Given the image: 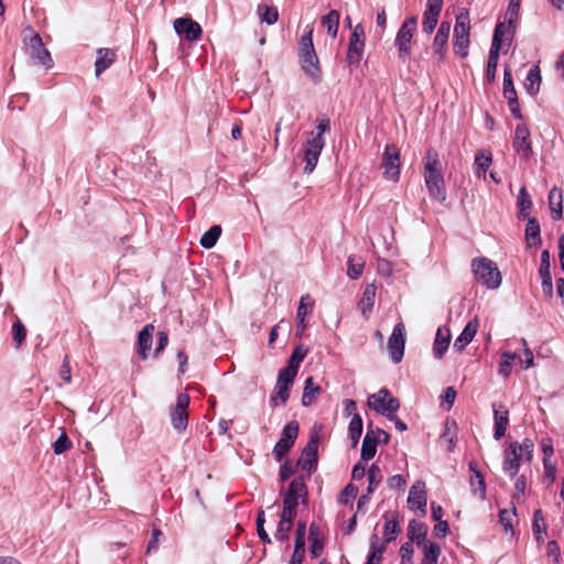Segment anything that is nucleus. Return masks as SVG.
Instances as JSON below:
<instances>
[{
  "mask_svg": "<svg viewBox=\"0 0 564 564\" xmlns=\"http://www.w3.org/2000/svg\"><path fill=\"white\" fill-rule=\"evenodd\" d=\"M546 554L549 557L553 558L555 563L561 562V549L556 541H550L546 545Z\"/></svg>",
  "mask_w": 564,
  "mask_h": 564,
  "instance_id": "obj_57",
  "label": "nucleus"
},
{
  "mask_svg": "<svg viewBox=\"0 0 564 564\" xmlns=\"http://www.w3.org/2000/svg\"><path fill=\"white\" fill-rule=\"evenodd\" d=\"M521 344L524 347V360H521L522 367L524 369H528V368H530L533 365V352L528 347V344H527L525 339L522 338L521 339Z\"/></svg>",
  "mask_w": 564,
  "mask_h": 564,
  "instance_id": "obj_61",
  "label": "nucleus"
},
{
  "mask_svg": "<svg viewBox=\"0 0 564 564\" xmlns=\"http://www.w3.org/2000/svg\"><path fill=\"white\" fill-rule=\"evenodd\" d=\"M26 45L31 58L37 65L44 66L45 68H51L53 66V59L51 57V54L45 48L40 34L32 32Z\"/></svg>",
  "mask_w": 564,
  "mask_h": 564,
  "instance_id": "obj_13",
  "label": "nucleus"
},
{
  "mask_svg": "<svg viewBox=\"0 0 564 564\" xmlns=\"http://www.w3.org/2000/svg\"><path fill=\"white\" fill-rule=\"evenodd\" d=\"M412 533L411 540L416 541L419 546H422L424 553L425 564H436L440 556V547L435 543L426 540L427 531H410Z\"/></svg>",
  "mask_w": 564,
  "mask_h": 564,
  "instance_id": "obj_17",
  "label": "nucleus"
},
{
  "mask_svg": "<svg viewBox=\"0 0 564 564\" xmlns=\"http://www.w3.org/2000/svg\"><path fill=\"white\" fill-rule=\"evenodd\" d=\"M494 414H495V440H500L507 430L509 423V412L503 405H492Z\"/></svg>",
  "mask_w": 564,
  "mask_h": 564,
  "instance_id": "obj_25",
  "label": "nucleus"
},
{
  "mask_svg": "<svg viewBox=\"0 0 564 564\" xmlns=\"http://www.w3.org/2000/svg\"><path fill=\"white\" fill-rule=\"evenodd\" d=\"M348 432H349V438L351 441V446L356 447L357 444L359 443V438L362 433V419L359 414H355L351 417L349 426H348Z\"/></svg>",
  "mask_w": 564,
  "mask_h": 564,
  "instance_id": "obj_40",
  "label": "nucleus"
},
{
  "mask_svg": "<svg viewBox=\"0 0 564 564\" xmlns=\"http://www.w3.org/2000/svg\"><path fill=\"white\" fill-rule=\"evenodd\" d=\"M451 341V334L448 329L438 328L436 332L435 340L433 344V355L435 358H442L446 352Z\"/></svg>",
  "mask_w": 564,
  "mask_h": 564,
  "instance_id": "obj_30",
  "label": "nucleus"
},
{
  "mask_svg": "<svg viewBox=\"0 0 564 564\" xmlns=\"http://www.w3.org/2000/svg\"><path fill=\"white\" fill-rule=\"evenodd\" d=\"M541 278L542 291L547 297L553 296V283L551 275V262L549 250H543L541 253V264L539 269Z\"/></svg>",
  "mask_w": 564,
  "mask_h": 564,
  "instance_id": "obj_22",
  "label": "nucleus"
},
{
  "mask_svg": "<svg viewBox=\"0 0 564 564\" xmlns=\"http://www.w3.org/2000/svg\"><path fill=\"white\" fill-rule=\"evenodd\" d=\"M470 21L468 10L460 8L456 14L454 36L469 37Z\"/></svg>",
  "mask_w": 564,
  "mask_h": 564,
  "instance_id": "obj_28",
  "label": "nucleus"
},
{
  "mask_svg": "<svg viewBox=\"0 0 564 564\" xmlns=\"http://www.w3.org/2000/svg\"><path fill=\"white\" fill-rule=\"evenodd\" d=\"M525 238L528 241H532L530 242V246L541 245L540 225L538 220L533 217L528 218L525 227Z\"/></svg>",
  "mask_w": 564,
  "mask_h": 564,
  "instance_id": "obj_39",
  "label": "nucleus"
},
{
  "mask_svg": "<svg viewBox=\"0 0 564 564\" xmlns=\"http://www.w3.org/2000/svg\"><path fill=\"white\" fill-rule=\"evenodd\" d=\"M514 516V509L512 510H501L499 518L500 522L503 525V529H513L512 517Z\"/></svg>",
  "mask_w": 564,
  "mask_h": 564,
  "instance_id": "obj_58",
  "label": "nucleus"
},
{
  "mask_svg": "<svg viewBox=\"0 0 564 564\" xmlns=\"http://www.w3.org/2000/svg\"><path fill=\"white\" fill-rule=\"evenodd\" d=\"M26 328L24 324L17 318L12 325V338L15 345V348H19L26 337Z\"/></svg>",
  "mask_w": 564,
  "mask_h": 564,
  "instance_id": "obj_48",
  "label": "nucleus"
},
{
  "mask_svg": "<svg viewBox=\"0 0 564 564\" xmlns=\"http://www.w3.org/2000/svg\"><path fill=\"white\" fill-rule=\"evenodd\" d=\"M97 59L95 63V73L96 76H99L107 68L111 66L115 61V52L110 48H99L97 52Z\"/></svg>",
  "mask_w": 564,
  "mask_h": 564,
  "instance_id": "obj_31",
  "label": "nucleus"
},
{
  "mask_svg": "<svg viewBox=\"0 0 564 564\" xmlns=\"http://www.w3.org/2000/svg\"><path fill=\"white\" fill-rule=\"evenodd\" d=\"M519 207H520V215L524 218L529 216V210L532 207V200L527 192L525 187H522L519 193Z\"/></svg>",
  "mask_w": 564,
  "mask_h": 564,
  "instance_id": "obj_51",
  "label": "nucleus"
},
{
  "mask_svg": "<svg viewBox=\"0 0 564 564\" xmlns=\"http://www.w3.org/2000/svg\"><path fill=\"white\" fill-rule=\"evenodd\" d=\"M321 393V387L315 384L312 377L305 380V387L302 395V404L304 406L311 405L316 397Z\"/></svg>",
  "mask_w": 564,
  "mask_h": 564,
  "instance_id": "obj_35",
  "label": "nucleus"
},
{
  "mask_svg": "<svg viewBox=\"0 0 564 564\" xmlns=\"http://www.w3.org/2000/svg\"><path fill=\"white\" fill-rule=\"evenodd\" d=\"M339 18L340 15L337 10H330L322 18V25L326 28L327 33L334 39L337 36Z\"/></svg>",
  "mask_w": 564,
  "mask_h": 564,
  "instance_id": "obj_37",
  "label": "nucleus"
},
{
  "mask_svg": "<svg viewBox=\"0 0 564 564\" xmlns=\"http://www.w3.org/2000/svg\"><path fill=\"white\" fill-rule=\"evenodd\" d=\"M294 379L295 377L289 373L279 372L273 393L270 398V403L273 408L286 404Z\"/></svg>",
  "mask_w": 564,
  "mask_h": 564,
  "instance_id": "obj_15",
  "label": "nucleus"
},
{
  "mask_svg": "<svg viewBox=\"0 0 564 564\" xmlns=\"http://www.w3.org/2000/svg\"><path fill=\"white\" fill-rule=\"evenodd\" d=\"M469 37L454 36L455 54L462 58L468 55Z\"/></svg>",
  "mask_w": 564,
  "mask_h": 564,
  "instance_id": "obj_52",
  "label": "nucleus"
},
{
  "mask_svg": "<svg viewBox=\"0 0 564 564\" xmlns=\"http://www.w3.org/2000/svg\"><path fill=\"white\" fill-rule=\"evenodd\" d=\"M368 406L388 417L392 416V414L399 410L400 402L397 398L391 395L388 389L382 388L377 393L369 395Z\"/></svg>",
  "mask_w": 564,
  "mask_h": 564,
  "instance_id": "obj_8",
  "label": "nucleus"
},
{
  "mask_svg": "<svg viewBox=\"0 0 564 564\" xmlns=\"http://www.w3.org/2000/svg\"><path fill=\"white\" fill-rule=\"evenodd\" d=\"M438 13L424 11L422 21V31L426 34H432L438 22Z\"/></svg>",
  "mask_w": 564,
  "mask_h": 564,
  "instance_id": "obj_47",
  "label": "nucleus"
},
{
  "mask_svg": "<svg viewBox=\"0 0 564 564\" xmlns=\"http://www.w3.org/2000/svg\"><path fill=\"white\" fill-rule=\"evenodd\" d=\"M388 485L390 488H394L398 490L404 489L406 482L403 476L394 475L388 479Z\"/></svg>",
  "mask_w": 564,
  "mask_h": 564,
  "instance_id": "obj_63",
  "label": "nucleus"
},
{
  "mask_svg": "<svg viewBox=\"0 0 564 564\" xmlns=\"http://www.w3.org/2000/svg\"><path fill=\"white\" fill-rule=\"evenodd\" d=\"M330 130L328 119H318L315 131L310 133L306 142L303 145L305 162L304 173L311 174L318 163L319 155L325 147L323 134Z\"/></svg>",
  "mask_w": 564,
  "mask_h": 564,
  "instance_id": "obj_2",
  "label": "nucleus"
},
{
  "mask_svg": "<svg viewBox=\"0 0 564 564\" xmlns=\"http://www.w3.org/2000/svg\"><path fill=\"white\" fill-rule=\"evenodd\" d=\"M317 449L318 436L312 435L306 446L303 448L301 456L297 460V466L308 474H311L317 465Z\"/></svg>",
  "mask_w": 564,
  "mask_h": 564,
  "instance_id": "obj_16",
  "label": "nucleus"
},
{
  "mask_svg": "<svg viewBox=\"0 0 564 564\" xmlns=\"http://www.w3.org/2000/svg\"><path fill=\"white\" fill-rule=\"evenodd\" d=\"M347 264H348V269H347L348 276L352 280L358 279L361 275L362 270H364V265H365L364 261L360 258L356 259V257L350 256L348 258Z\"/></svg>",
  "mask_w": 564,
  "mask_h": 564,
  "instance_id": "obj_45",
  "label": "nucleus"
},
{
  "mask_svg": "<svg viewBox=\"0 0 564 564\" xmlns=\"http://www.w3.org/2000/svg\"><path fill=\"white\" fill-rule=\"evenodd\" d=\"M416 25L417 19L415 17H410L402 23L397 33L394 45L398 47L399 58L402 62H406L411 56V42L416 31Z\"/></svg>",
  "mask_w": 564,
  "mask_h": 564,
  "instance_id": "obj_7",
  "label": "nucleus"
},
{
  "mask_svg": "<svg viewBox=\"0 0 564 564\" xmlns=\"http://www.w3.org/2000/svg\"><path fill=\"white\" fill-rule=\"evenodd\" d=\"M521 0H510L505 19L508 25H506V40L511 42L518 21V14L520 10Z\"/></svg>",
  "mask_w": 564,
  "mask_h": 564,
  "instance_id": "obj_24",
  "label": "nucleus"
},
{
  "mask_svg": "<svg viewBox=\"0 0 564 564\" xmlns=\"http://www.w3.org/2000/svg\"><path fill=\"white\" fill-rule=\"evenodd\" d=\"M380 443V437L375 435L373 430H368L361 445V460L368 462L372 459L377 453V445Z\"/></svg>",
  "mask_w": 564,
  "mask_h": 564,
  "instance_id": "obj_26",
  "label": "nucleus"
},
{
  "mask_svg": "<svg viewBox=\"0 0 564 564\" xmlns=\"http://www.w3.org/2000/svg\"><path fill=\"white\" fill-rule=\"evenodd\" d=\"M382 167L388 180L398 182L400 178V151L394 144H387L382 155Z\"/></svg>",
  "mask_w": 564,
  "mask_h": 564,
  "instance_id": "obj_12",
  "label": "nucleus"
},
{
  "mask_svg": "<svg viewBox=\"0 0 564 564\" xmlns=\"http://www.w3.org/2000/svg\"><path fill=\"white\" fill-rule=\"evenodd\" d=\"M541 75L538 66L530 68L525 77V89L530 95H535L540 89Z\"/></svg>",
  "mask_w": 564,
  "mask_h": 564,
  "instance_id": "obj_38",
  "label": "nucleus"
},
{
  "mask_svg": "<svg viewBox=\"0 0 564 564\" xmlns=\"http://www.w3.org/2000/svg\"><path fill=\"white\" fill-rule=\"evenodd\" d=\"M530 131L525 124H518L514 131L513 148L523 159L532 155V147L529 140Z\"/></svg>",
  "mask_w": 564,
  "mask_h": 564,
  "instance_id": "obj_19",
  "label": "nucleus"
},
{
  "mask_svg": "<svg viewBox=\"0 0 564 564\" xmlns=\"http://www.w3.org/2000/svg\"><path fill=\"white\" fill-rule=\"evenodd\" d=\"M424 181L432 198L438 202L446 199L442 163L438 153L434 149H429L424 158Z\"/></svg>",
  "mask_w": 564,
  "mask_h": 564,
  "instance_id": "obj_1",
  "label": "nucleus"
},
{
  "mask_svg": "<svg viewBox=\"0 0 564 564\" xmlns=\"http://www.w3.org/2000/svg\"><path fill=\"white\" fill-rule=\"evenodd\" d=\"M173 26L180 36L189 42L199 40L203 33L202 26L191 18H177Z\"/></svg>",
  "mask_w": 564,
  "mask_h": 564,
  "instance_id": "obj_18",
  "label": "nucleus"
},
{
  "mask_svg": "<svg viewBox=\"0 0 564 564\" xmlns=\"http://www.w3.org/2000/svg\"><path fill=\"white\" fill-rule=\"evenodd\" d=\"M469 469L473 473V475L470 476V484L473 487H475V489H474L475 492L479 491L480 496L484 497L485 491H486V486H485V479H484L482 474L478 469H476L474 463H469Z\"/></svg>",
  "mask_w": 564,
  "mask_h": 564,
  "instance_id": "obj_43",
  "label": "nucleus"
},
{
  "mask_svg": "<svg viewBox=\"0 0 564 564\" xmlns=\"http://www.w3.org/2000/svg\"><path fill=\"white\" fill-rule=\"evenodd\" d=\"M404 346H405V326L403 323H398L391 336L388 339V350L390 359L394 364H399L404 355Z\"/></svg>",
  "mask_w": 564,
  "mask_h": 564,
  "instance_id": "obj_14",
  "label": "nucleus"
},
{
  "mask_svg": "<svg viewBox=\"0 0 564 564\" xmlns=\"http://www.w3.org/2000/svg\"><path fill=\"white\" fill-rule=\"evenodd\" d=\"M264 12L262 13L261 21L269 25L274 24L279 19L278 9L274 7H263Z\"/></svg>",
  "mask_w": 564,
  "mask_h": 564,
  "instance_id": "obj_55",
  "label": "nucleus"
},
{
  "mask_svg": "<svg viewBox=\"0 0 564 564\" xmlns=\"http://www.w3.org/2000/svg\"><path fill=\"white\" fill-rule=\"evenodd\" d=\"M367 478H368L367 494L370 495L375 491V489L378 487V485L382 480V473L377 464H372L370 466V468L367 471Z\"/></svg>",
  "mask_w": 564,
  "mask_h": 564,
  "instance_id": "obj_41",
  "label": "nucleus"
},
{
  "mask_svg": "<svg viewBox=\"0 0 564 564\" xmlns=\"http://www.w3.org/2000/svg\"><path fill=\"white\" fill-rule=\"evenodd\" d=\"M365 43H349L347 51V62L350 66L357 67L362 57Z\"/></svg>",
  "mask_w": 564,
  "mask_h": 564,
  "instance_id": "obj_42",
  "label": "nucleus"
},
{
  "mask_svg": "<svg viewBox=\"0 0 564 564\" xmlns=\"http://www.w3.org/2000/svg\"><path fill=\"white\" fill-rule=\"evenodd\" d=\"M377 288L375 284H368L366 285L362 297L360 300L359 306L361 310V313L364 315L367 314V312H370L375 304V297H376Z\"/></svg>",
  "mask_w": 564,
  "mask_h": 564,
  "instance_id": "obj_36",
  "label": "nucleus"
},
{
  "mask_svg": "<svg viewBox=\"0 0 564 564\" xmlns=\"http://www.w3.org/2000/svg\"><path fill=\"white\" fill-rule=\"evenodd\" d=\"M306 494L305 484L301 478H294L283 496V509L279 529H290L293 518L296 514L300 499Z\"/></svg>",
  "mask_w": 564,
  "mask_h": 564,
  "instance_id": "obj_5",
  "label": "nucleus"
},
{
  "mask_svg": "<svg viewBox=\"0 0 564 564\" xmlns=\"http://www.w3.org/2000/svg\"><path fill=\"white\" fill-rule=\"evenodd\" d=\"M299 59L303 72L317 84L322 79L318 57L313 45V28H308L299 43Z\"/></svg>",
  "mask_w": 564,
  "mask_h": 564,
  "instance_id": "obj_4",
  "label": "nucleus"
},
{
  "mask_svg": "<svg viewBox=\"0 0 564 564\" xmlns=\"http://www.w3.org/2000/svg\"><path fill=\"white\" fill-rule=\"evenodd\" d=\"M59 378L66 383L72 382L70 366H69V359L67 356L64 358L63 364L61 366Z\"/></svg>",
  "mask_w": 564,
  "mask_h": 564,
  "instance_id": "obj_59",
  "label": "nucleus"
},
{
  "mask_svg": "<svg viewBox=\"0 0 564 564\" xmlns=\"http://www.w3.org/2000/svg\"><path fill=\"white\" fill-rule=\"evenodd\" d=\"M72 447V442L69 441L67 434L62 432L59 437L54 442L53 448L56 455H61L68 451Z\"/></svg>",
  "mask_w": 564,
  "mask_h": 564,
  "instance_id": "obj_53",
  "label": "nucleus"
},
{
  "mask_svg": "<svg viewBox=\"0 0 564 564\" xmlns=\"http://www.w3.org/2000/svg\"><path fill=\"white\" fill-rule=\"evenodd\" d=\"M349 43H365V32L361 25H356L350 35Z\"/></svg>",
  "mask_w": 564,
  "mask_h": 564,
  "instance_id": "obj_64",
  "label": "nucleus"
},
{
  "mask_svg": "<svg viewBox=\"0 0 564 564\" xmlns=\"http://www.w3.org/2000/svg\"><path fill=\"white\" fill-rule=\"evenodd\" d=\"M562 192L557 187H553L549 193V205L554 220L562 218Z\"/></svg>",
  "mask_w": 564,
  "mask_h": 564,
  "instance_id": "obj_33",
  "label": "nucleus"
},
{
  "mask_svg": "<svg viewBox=\"0 0 564 564\" xmlns=\"http://www.w3.org/2000/svg\"><path fill=\"white\" fill-rule=\"evenodd\" d=\"M153 332H154V326L152 324H148L139 333L138 352L142 359H147L148 351L151 349Z\"/></svg>",
  "mask_w": 564,
  "mask_h": 564,
  "instance_id": "obj_27",
  "label": "nucleus"
},
{
  "mask_svg": "<svg viewBox=\"0 0 564 564\" xmlns=\"http://www.w3.org/2000/svg\"><path fill=\"white\" fill-rule=\"evenodd\" d=\"M517 354L505 351L501 355V361L499 365V373L503 377H508L511 372L512 362L516 360Z\"/></svg>",
  "mask_w": 564,
  "mask_h": 564,
  "instance_id": "obj_50",
  "label": "nucleus"
},
{
  "mask_svg": "<svg viewBox=\"0 0 564 564\" xmlns=\"http://www.w3.org/2000/svg\"><path fill=\"white\" fill-rule=\"evenodd\" d=\"M503 37H506V24L498 23L496 25V29L494 32L492 42H491V46L489 50L487 68H486V77H487L488 82H492L496 77L498 59H499V52L502 47Z\"/></svg>",
  "mask_w": 564,
  "mask_h": 564,
  "instance_id": "obj_10",
  "label": "nucleus"
},
{
  "mask_svg": "<svg viewBox=\"0 0 564 564\" xmlns=\"http://www.w3.org/2000/svg\"><path fill=\"white\" fill-rule=\"evenodd\" d=\"M307 354V350L304 349L302 346H297L288 362V366L280 371L284 373H289L290 376L296 377L301 362L304 360L305 356Z\"/></svg>",
  "mask_w": 564,
  "mask_h": 564,
  "instance_id": "obj_29",
  "label": "nucleus"
},
{
  "mask_svg": "<svg viewBox=\"0 0 564 564\" xmlns=\"http://www.w3.org/2000/svg\"><path fill=\"white\" fill-rule=\"evenodd\" d=\"M314 305V300L310 294H305L301 297L297 312L296 319L297 322H304L306 315L308 314V308H312Z\"/></svg>",
  "mask_w": 564,
  "mask_h": 564,
  "instance_id": "obj_49",
  "label": "nucleus"
},
{
  "mask_svg": "<svg viewBox=\"0 0 564 564\" xmlns=\"http://www.w3.org/2000/svg\"><path fill=\"white\" fill-rule=\"evenodd\" d=\"M503 96L507 100L517 98V91L513 86L511 70L506 67L503 72Z\"/></svg>",
  "mask_w": 564,
  "mask_h": 564,
  "instance_id": "obj_46",
  "label": "nucleus"
},
{
  "mask_svg": "<svg viewBox=\"0 0 564 564\" xmlns=\"http://www.w3.org/2000/svg\"><path fill=\"white\" fill-rule=\"evenodd\" d=\"M299 434V423L296 421H290L282 430L281 437L273 448V455L276 460H281L283 456L294 445Z\"/></svg>",
  "mask_w": 564,
  "mask_h": 564,
  "instance_id": "obj_11",
  "label": "nucleus"
},
{
  "mask_svg": "<svg viewBox=\"0 0 564 564\" xmlns=\"http://www.w3.org/2000/svg\"><path fill=\"white\" fill-rule=\"evenodd\" d=\"M448 39L438 34H435L432 43V57L436 64H441L447 52Z\"/></svg>",
  "mask_w": 564,
  "mask_h": 564,
  "instance_id": "obj_32",
  "label": "nucleus"
},
{
  "mask_svg": "<svg viewBox=\"0 0 564 564\" xmlns=\"http://www.w3.org/2000/svg\"><path fill=\"white\" fill-rule=\"evenodd\" d=\"M478 325L479 322L477 317L469 321L460 335L455 339L453 348L457 351H462L474 339L477 334Z\"/></svg>",
  "mask_w": 564,
  "mask_h": 564,
  "instance_id": "obj_23",
  "label": "nucleus"
},
{
  "mask_svg": "<svg viewBox=\"0 0 564 564\" xmlns=\"http://www.w3.org/2000/svg\"><path fill=\"white\" fill-rule=\"evenodd\" d=\"M471 270L476 280L487 289L496 290L500 286L501 273L492 260L485 257L475 258L471 261Z\"/></svg>",
  "mask_w": 564,
  "mask_h": 564,
  "instance_id": "obj_6",
  "label": "nucleus"
},
{
  "mask_svg": "<svg viewBox=\"0 0 564 564\" xmlns=\"http://www.w3.org/2000/svg\"><path fill=\"white\" fill-rule=\"evenodd\" d=\"M377 271L382 276H390L392 273V265L386 259H378L377 260Z\"/></svg>",
  "mask_w": 564,
  "mask_h": 564,
  "instance_id": "obj_60",
  "label": "nucleus"
},
{
  "mask_svg": "<svg viewBox=\"0 0 564 564\" xmlns=\"http://www.w3.org/2000/svg\"><path fill=\"white\" fill-rule=\"evenodd\" d=\"M443 509L441 506L432 505V518L437 521L433 529H448L447 521L442 520Z\"/></svg>",
  "mask_w": 564,
  "mask_h": 564,
  "instance_id": "obj_56",
  "label": "nucleus"
},
{
  "mask_svg": "<svg viewBox=\"0 0 564 564\" xmlns=\"http://www.w3.org/2000/svg\"><path fill=\"white\" fill-rule=\"evenodd\" d=\"M398 531H386V540L380 542L377 534H372L370 538V553L366 564H380L382 561V554L386 551V543L395 539Z\"/></svg>",
  "mask_w": 564,
  "mask_h": 564,
  "instance_id": "obj_20",
  "label": "nucleus"
},
{
  "mask_svg": "<svg viewBox=\"0 0 564 564\" xmlns=\"http://www.w3.org/2000/svg\"><path fill=\"white\" fill-rule=\"evenodd\" d=\"M491 162H492V156L489 151L481 150V151L477 152L475 162H474L475 174L478 177L485 176V173L491 165Z\"/></svg>",
  "mask_w": 564,
  "mask_h": 564,
  "instance_id": "obj_34",
  "label": "nucleus"
},
{
  "mask_svg": "<svg viewBox=\"0 0 564 564\" xmlns=\"http://www.w3.org/2000/svg\"><path fill=\"white\" fill-rule=\"evenodd\" d=\"M533 449L534 444L530 438H524L521 443L511 442L503 452V473L510 478H513L518 474L522 460L529 464L531 463Z\"/></svg>",
  "mask_w": 564,
  "mask_h": 564,
  "instance_id": "obj_3",
  "label": "nucleus"
},
{
  "mask_svg": "<svg viewBox=\"0 0 564 564\" xmlns=\"http://www.w3.org/2000/svg\"><path fill=\"white\" fill-rule=\"evenodd\" d=\"M409 508L412 510H419L421 513H425L426 506V494H425V482L422 480H416L410 488L409 497H408Z\"/></svg>",
  "mask_w": 564,
  "mask_h": 564,
  "instance_id": "obj_21",
  "label": "nucleus"
},
{
  "mask_svg": "<svg viewBox=\"0 0 564 564\" xmlns=\"http://www.w3.org/2000/svg\"><path fill=\"white\" fill-rule=\"evenodd\" d=\"M514 489H516L514 498L519 499L520 496L524 495L525 489H527V478L524 475H521L520 477L517 478L516 484H514Z\"/></svg>",
  "mask_w": 564,
  "mask_h": 564,
  "instance_id": "obj_62",
  "label": "nucleus"
},
{
  "mask_svg": "<svg viewBox=\"0 0 564 564\" xmlns=\"http://www.w3.org/2000/svg\"><path fill=\"white\" fill-rule=\"evenodd\" d=\"M221 234V229L219 226H213L210 227L200 238V245L206 248V249H210L213 248L219 236Z\"/></svg>",
  "mask_w": 564,
  "mask_h": 564,
  "instance_id": "obj_44",
  "label": "nucleus"
},
{
  "mask_svg": "<svg viewBox=\"0 0 564 564\" xmlns=\"http://www.w3.org/2000/svg\"><path fill=\"white\" fill-rule=\"evenodd\" d=\"M189 401L187 393H178L175 404L170 408L171 424L177 433L184 432L188 425Z\"/></svg>",
  "mask_w": 564,
  "mask_h": 564,
  "instance_id": "obj_9",
  "label": "nucleus"
},
{
  "mask_svg": "<svg viewBox=\"0 0 564 564\" xmlns=\"http://www.w3.org/2000/svg\"><path fill=\"white\" fill-rule=\"evenodd\" d=\"M319 532L321 531H310V552L313 557H318L323 551V543L319 541Z\"/></svg>",
  "mask_w": 564,
  "mask_h": 564,
  "instance_id": "obj_54",
  "label": "nucleus"
}]
</instances>
